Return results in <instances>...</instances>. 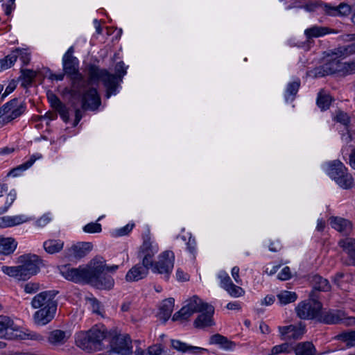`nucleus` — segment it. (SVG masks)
<instances>
[{"label": "nucleus", "mask_w": 355, "mask_h": 355, "mask_svg": "<svg viewBox=\"0 0 355 355\" xmlns=\"http://www.w3.org/2000/svg\"><path fill=\"white\" fill-rule=\"evenodd\" d=\"M321 4H326L322 1H317L315 3H311L306 4L304 7L308 11H314L318 8H320L322 10V6Z\"/></svg>", "instance_id": "obj_56"}, {"label": "nucleus", "mask_w": 355, "mask_h": 355, "mask_svg": "<svg viewBox=\"0 0 355 355\" xmlns=\"http://www.w3.org/2000/svg\"><path fill=\"white\" fill-rule=\"evenodd\" d=\"M18 262L21 263L20 267L25 280L38 272L42 260L37 255L28 254L20 256Z\"/></svg>", "instance_id": "obj_8"}, {"label": "nucleus", "mask_w": 355, "mask_h": 355, "mask_svg": "<svg viewBox=\"0 0 355 355\" xmlns=\"http://www.w3.org/2000/svg\"><path fill=\"white\" fill-rule=\"evenodd\" d=\"M331 227L345 235H349L352 230V223L345 218L331 217L329 218Z\"/></svg>", "instance_id": "obj_21"}, {"label": "nucleus", "mask_w": 355, "mask_h": 355, "mask_svg": "<svg viewBox=\"0 0 355 355\" xmlns=\"http://www.w3.org/2000/svg\"><path fill=\"white\" fill-rule=\"evenodd\" d=\"M322 11L331 16H347L351 13V7L347 4L342 3L338 6H331L329 4H321Z\"/></svg>", "instance_id": "obj_20"}, {"label": "nucleus", "mask_w": 355, "mask_h": 355, "mask_svg": "<svg viewBox=\"0 0 355 355\" xmlns=\"http://www.w3.org/2000/svg\"><path fill=\"white\" fill-rule=\"evenodd\" d=\"M13 320L6 315H0V338L5 337L7 331L12 329Z\"/></svg>", "instance_id": "obj_36"}, {"label": "nucleus", "mask_w": 355, "mask_h": 355, "mask_svg": "<svg viewBox=\"0 0 355 355\" xmlns=\"http://www.w3.org/2000/svg\"><path fill=\"white\" fill-rule=\"evenodd\" d=\"M226 291L231 296L234 297H239L240 296H242L245 293L241 287L236 286L234 284L231 286L227 288Z\"/></svg>", "instance_id": "obj_45"}, {"label": "nucleus", "mask_w": 355, "mask_h": 355, "mask_svg": "<svg viewBox=\"0 0 355 355\" xmlns=\"http://www.w3.org/2000/svg\"><path fill=\"white\" fill-rule=\"evenodd\" d=\"M355 73V60L345 62V76Z\"/></svg>", "instance_id": "obj_59"}, {"label": "nucleus", "mask_w": 355, "mask_h": 355, "mask_svg": "<svg viewBox=\"0 0 355 355\" xmlns=\"http://www.w3.org/2000/svg\"><path fill=\"white\" fill-rule=\"evenodd\" d=\"M105 263L103 258H94L84 268H70L64 266L60 273L67 280L73 282H85L90 284L98 289L110 290L114 284L111 275L104 274Z\"/></svg>", "instance_id": "obj_1"}, {"label": "nucleus", "mask_w": 355, "mask_h": 355, "mask_svg": "<svg viewBox=\"0 0 355 355\" xmlns=\"http://www.w3.org/2000/svg\"><path fill=\"white\" fill-rule=\"evenodd\" d=\"M332 101L331 96L323 91H320L318 95L317 105L321 110L329 109Z\"/></svg>", "instance_id": "obj_35"}, {"label": "nucleus", "mask_w": 355, "mask_h": 355, "mask_svg": "<svg viewBox=\"0 0 355 355\" xmlns=\"http://www.w3.org/2000/svg\"><path fill=\"white\" fill-rule=\"evenodd\" d=\"M82 109L85 110H96L101 104V97L96 89L91 87L80 96Z\"/></svg>", "instance_id": "obj_12"}, {"label": "nucleus", "mask_w": 355, "mask_h": 355, "mask_svg": "<svg viewBox=\"0 0 355 355\" xmlns=\"http://www.w3.org/2000/svg\"><path fill=\"white\" fill-rule=\"evenodd\" d=\"M336 31L325 26H313L307 28L304 31V34L308 40L313 37H320L329 33H336Z\"/></svg>", "instance_id": "obj_25"}, {"label": "nucleus", "mask_w": 355, "mask_h": 355, "mask_svg": "<svg viewBox=\"0 0 355 355\" xmlns=\"http://www.w3.org/2000/svg\"><path fill=\"white\" fill-rule=\"evenodd\" d=\"M338 337L344 341L350 342V345H355V330L343 332L340 334Z\"/></svg>", "instance_id": "obj_49"}, {"label": "nucleus", "mask_w": 355, "mask_h": 355, "mask_svg": "<svg viewBox=\"0 0 355 355\" xmlns=\"http://www.w3.org/2000/svg\"><path fill=\"white\" fill-rule=\"evenodd\" d=\"M294 329V325H289L285 327H280L279 331L283 336H287V338H289V334Z\"/></svg>", "instance_id": "obj_61"}, {"label": "nucleus", "mask_w": 355, "mask_h": 355, "mask_svg": "<svg viewBox=\"0 0 355 355\" xmlns=\"http://www.w3.org/2000/svg\"><path fill=\"white\" fill-rule=\"evenodd\" d=\"M16 198V192L12 190L10 191L6 197V201L3 207H0V214H2L7 211L9 207L13 203Z\"/></svg>", "instance_id": "obj_43"}, {"label": "nucleus", "mask_w": 355, "mask_h": 355, "mask_svg": "<svg viewBox=\"0 0 355 355\" xmlns=\"http://www.w3.org/2000/svg\"><path fill=\"white\" fill-rule=\"evenodd\" d=\"M305 326L300 325L299 327L294 325V329L289 334V339H300L304 333Z\"/></svg>", "instance_id": "obj_46"}, {"label": "nucleus", "mask_w": 355, "mask_h": 355, "mask_svg": "<svg viewBox=\"0 0 355 355\" xmlns=\"http://www.w3.org/2000/svg\"><path fill=\"white\" fill-rule=\"evenodd\" d=\"M277 297L281 304H287L295 302L297 300V295L294 292L284 291L277 295Z\"/></svg>", "instance_id": "obj_39"}, {"label": "nucleus", "mask_w": 355, "mask_h": 355, "mask_svg": "<svg viewBox=\"0 0 355 355\" xmlns=\"http://www.w3.org/2000/svg\"><path fill=\"white\" fill-rule=\"evenodd\" d=\"M21 72L24 78H28L33 80L36 76V72L31 69H21Z\"/></svg>", "instance_id": "obj_58"}, {"label": "nucleus", "mask_w": 355, "mask_h": 355, "mask_svg": "<svg viewBox=\"0 0 355 355\" xmlns=\"http://www.w3.org/2000/svg\"><path fill=\"white\" fill-rule=\"evenodd\" d=\"M40 288V285L37 282H28L24 285V291L26 293H35Z\"/></svg>", "instance_id": "obj_52"}, {"label": "nucleus", "mask_w": 355, "mask_h": 355, "mask_svg": "<svg viewBox=\"0 0 355 355\" xmlns=\"http://www.w3.org/2000/svg\"><path fill=\"white\" fill-rule=\"evenodd\" d=\"M147 269L141 266L140 264H137L129 270L125 275L127 282H137L144 279L148 275Z\"/></svg>", "instance_id": "obj_22"}, {"label": "nucleus", "mask_w": 355, "mask_h": 355, "mask_svg": "<svg viewBox=\"0 0 355 355\" xmlns=\"http://www.w3.org/2000/svg\"><path fill=\"white\" fill-rule=\"evenodd\" d=\"M57 307L51 304L49 307H43L37 311L34 314L35 323L38 325H44L49 323L53 318Z\"/></svg>", "instance_id": "obj_18"}, {"label": "nucleus", "mask_w": 355, "mask_h": 355, "mask_svg": "<svg viewBox=\"0 0 355 355\" xmlns=\"http://www.w3.org/2000/svg\"><path fill=\"white\" fill-rule=\"evenodd\" d=\"M69 78L71 80V88L66 89V90L73 98H80L86 87L96 82L91 81L89 75L88 80H86L82 73H76L75 76H70Z\"/></svg>", "instance_id": "obj_13"}, {"label": "nucleus", "mask_w": 355, "mask_h": 355, "mask_svg": "<svg viewBox=\"0 0 355 355\" xmlns=\"http://www.w3.org/2000/svg\"><path fill=\"white\" fill-rule=\"evenodd\" d=\"M69 337L70 334L69 332L55 329L49 333L48 340L51 345H60L65 343Z\"/></svg>", "instance_id": "obj_24"}, {"label": "nucleus", "mask_w": 355, "mask_h": 355, "mask_svg": "<svg viewBox=\"0 0 355 355\" xmlns=\"http://www.w3.org/2000/svg\"><path fill=\"white\" fill-rule=\"evenodd\" d=\"M111 355H131L132 353V340L128 334L119 335L110 341Z\"/></svg>", "instance_id": "obj_10"}, {"label": "nucleus", "mask_w": 355, "mask_h": 355, "mask_svg": "<svg viewBox=\"0 0 355 355\" xmlns=\"http://www.w3.org/2000/svg\"><path fill=\"white\" fill-rule=\"evenodd\" d=\"M209 344L211 345H218L221 348L229 350L232 349L236 344L228 340V338L221 334H216L212 335L209 338Z\"/></svg>", "instance_id": "obj_27"}, {"label": "nucleus", "mask_w": 355, "mask_h": 355, "mask_svg": "<svg viewBox=\"0 0 355 355\" xmlns=\"http://www.w3.org/2000/svg\"><path fill=\"white\" fill-rule=\"evenodd\" d=\"M55 110L59 113L61 118L65 123H67L69 121V110L63 103Z\"/></svg>", "instance_id": "obj_48"}, {"label": "nucleus", "mask_w": 355, "mask_h": 355, "mask_svg": "<svg viewBox=\"0 0 355 355\" xmlns=\"http://www.w3.org/2000/svg\"><path fill=\"white\" fill-rule=\"evenodd\" d=\"M205 304H209L203 302L198 296L194 295L189 300L187 305L173 315L172 320L182 322L187 320L194 313L203 312Z\"/></svg>", "instance_id": "obj_7"}, {"label": "nucleus", "mask_w": 355, "mask_h": 355, "mask_svg": "<svg viewBox=\"0 0 355 355\" xmlns=\"http://www.w3.org/2000/svg\"><path fill=\"white\" fill-rule=\"evenodd\" d=\"M174 253L172 251H165L162 253L158 261L155 262L153 267V272L164 275L168 279L174 266Z\"/></svg>", "instance_id": "obj_9"}, {"label": "nucleus", "mask_w": 355, "mask_h": 355, "mask_svg": "<svg viewBox=\"0 0 355 355\" xmlns=\"http://www.w3.org/2000/svg\"><path fill=\"white\" fill-rule=\"evenodd\" d=\"M300 86V83L299 81H294L288 85L285 94V98L287 101L289 100L293 101L294 99L295 96L298 92Z\"/></svg>", "instance_id": "obj_40"}, {"label": "nucleus", "mask_w": 355, "mask_h": 355, "mask_svg": "<svg viewBox=\"0 0 355 355\" xmlns=\"http://www.w3.org/2000/svg\"><path fill=\"white\" fill-rule=\"evenodd\" d=\"M174 302L175 300L172 297L166 299L163 301L157 314L159 320H162L164 322H166L168 320L173 310Z\"/></svg>", "instance_id": "obj_26"}, {"label": "nucleus", "mask_w": 355, "mask_h": 355, "mask_svg": "<svg viewBox=\"0 0 355 355\" xmlns=\"http://www.w3.org/2000/svg\"><path fill=\"white\" fill-rule=\"evenodd\" d=\"M311 283L313 286L311 292L314 291L315 295H318L317 291L327 292L331 288L329 281L318 275H314L311 277Z\"/></svg>", "instance_id": "obj_23"}, {"label": "nucleus", "mask_w": 355, "mask_h": 355, "mask_svg": "<svg viewBox=\"0 0 355 355\" xmlns=\"http://www.w3.org/2000/svg\"><path fill=\"white\" fill-rule=\"evenodd\" d=\"M17 243L12 238L0 237V254L9 255L17 248Z\"/></svg>", "instance_id": "obj_29"}, {"label": "nucleus", "mask_w": 355, "mask_h": 355, "mask_svg": "<svg viewBox=\"0 0 355 355\" xmlns=\"http://www.w3.org/2000/svg\"><path fill=\"white\" fill-rule=\"evenodd\" d=\"M205 309L203 312L197 317L194 321V325L197 328H205L214 325L213 315L214 313V308L211 304H205Z\"/></svg>", "instance_id": "obj_16"}, {"label": "nucleus", "mask_w": 355, "mask_h": 355, "mask_svg": "<svg viewBox=\"0 0 355 355\" xmlns=\"http://www.w3.org/2000/svg\"><path fill=\"white\" fill-rule=\"evenodd\" d=\"M291 351L292 347L291 345L288 343H284L273 347L269 355H278L282 353H290Z\"/></svg>", "instance_id": "obj_41"}, {"label": "nucleus", "mask_w": 355, "mask_h": 355, "mask_svg": "<svg viewBox=\"0 0 355 355\" xmlns=\"http://www.w3.org/2000/svg\"><path fill=\"white\" fill-rule=\"evenodd\" d=\"M134 225L128 224L125 227L117 230L116 236H124L128 234L133 228Z\"/></svg>", "instance_id": "obj_57"}, {"label": "nucleus", "mask_w": 355, "mask_h": 355, "mask_svg": "<svg viewBox=\"0 0 355 355\" xmlns=\"http://www.w3.org/2000/svg\"><path fill=\"white\" fill-rule=\"evenodd\" d=\"M92 243L79 242L68 248L65 252V256L69 259H81L85 257L92 250Z\"/></svg>", "instance_id": "obj_15"}, {"label": "nucleus", "mask_w": 355, "mask_h": 355, "mask_svg": "<svg viewBox=\"0 0 355 355\" xmlns=\"http://www.w3.org/2000/svg\"><path fill=\"white\" fill-rule=\"evenodd\" d=\"M26 221L22 216L0 217V227H8L21 224Z\"/></svg>", "instance_id": "obj_34"}, {"label": "nucleus", "mask_w": 355, "mask_h": 355, "mask_svg": "<svg viewBox=\"0 0 355 355\" xmlns=\"http://www.w3.org/2000/svg\"><path fill=\"white\" fill-rule=\"evenodd\" d=\"M63 70L69 77L80 73L78 70V60L76 58H62Z\"/></svg>", "instance_id": "obj_28"}, {"label": "nucleus", "mask_w": 355, "mask_h": 355, "mask_svg": "<svg viewBox=\"0 0 355 355\" xmlns=\"http://www.w3.org/2000/svg\"><path fill=\"white\" fill-rule=\"evenodd\" d=\"M13 51H15L17 54V57L20 55V59L24 64H28L30 62V55L26 51V49H16Z\"/></svg>", "instance_id": "obj_53"}, {"label": "nucleus", "mask_w": 355, "mask_h": 355, "mask_svg": "<svg viewBox=\"0 0 355 355\" xmlns=\"http://www.w3.org/2000/svg\"><path fill=\"white\" fill-rule=\"evenodd\" d=\"M291 277V270L289 267H284L278 275V278L281 280H287Z\"/></svg>", "instance_id": "obj_55"}, {"label": "nucleus", "mask_w": 355, "mask_h": 355, "mask_svg": "<svg viewBox=\"0 0 355 355\" xmlns=\"http://www.w3.org/2000/svg\"><path fill=\"white\" fill-rule=\"evenodd\" d=\"M1 270L10 277H16L19 280H24L20 265L17 266H3Z\"/></svg>", "instance_id": "obj_38"}, {"label": "nucleus", "mask_w": 355, "mask_h": 355, "mask_svg": "<svg viewBox=\"0 0 355 355\" xmlns=\"http://www.w3.org/2000/svg\"><path fill=\"white\" fill-rule=\"evenodd\" d=\"M50 220L51 218L48 216L44 215L37 220V225L40 227H44L49 223Z\"/></svg>", "instance_id": "obj_63"}, {"label": "nucleus", "mask_w": 355, "mask_h": 355, "mask_svg": "<svg viewBox=\"0 0 355 355\" xmlns=\"http://www.w3.org/2000/svg\"><path fill=\"white\" fill-rule=\"evenodd\" d=\"M148 352L150 355H159L162 352V348L158 345H153L148 347Z\"/></svg>", "instance_id": "obj_62"}, {"label": "nucleus", "mask_w": 355, "mask_h": 355, "mask_svg": "<svg viewBox=\"0 0 355 355\" xmlns=\"http://www.w3.org/2000/svg\"><path fill=\"white\" fill-rule=\"evenodd\" d=\"M148 252L149 254H154L152 250L151 243L148 240H145L140 247L139 255H141V254H147Z\"/></svg>", "instance_id": "obj_54"}, {"label": "nucleus", "mask_w": 355, "mask_h": 355, "mask_svg": "<svg viewBox=\"0 0 355 355\" xmlns=\"http://www.w3.org/2000/svg\"><path fill=\"white\" fill-rule=\"evenodd\" d=\"M17 54L15 51H12L10 54L6 55L4 58L0 59V71L10 68L16 62Z\"/></svg>", "instance_id": "obj_37"}, {"label": "nucleus", "mask_w": 355, "mask_h": 355, "mask_svg": "<svg viewBox=\"0 0 355 355\" xmlns=\"http://www.w3.org/2000/svg\"><path fill=\"white\" fill-rule=\"evenodd\" d=\"M56 293L54 291H44L36 295L32 300L31 305L34 309L49 307L51 304L57 307V301L54 300Z\"/></svg>", "instance_id": "obj_14"}, {"label": "nucleus", "mask_w": 355, "mask_h": 355, "mask_svg": "<svg viewBox=\"0 0 355 355\" xmlns=\"http://www.w3.org/2000/svg\"><path fill=\"white\" fill-rule=\"evenodd\" d=\"M107 336V332L102 326L101 328L97 326L93 327L87 331H80L76 334V343L79 347L90 351L102 349V341Z\"/></svg>", "instance_id": "obj_4"}, {"label": "nucleus", "mask_w": 355, "mask_h": 355, "mask_svg": "<svg viewBox=\"0 0 355 355\" xmlns=\"http://www.w3.org/2000/svg\"><path fill=\"white\" fill-rule=\"evenodd\" d=\"M153 255L154 254H149L148 252L147 254H141V255H139L140 257H143L142 264H140L141 266L145 267L147 269L148 272L150 268L153 269L155 263L152 260Z\"/></svg>", "instance_id": "obj_44"}, {"label": "nucleus", "mask_w": 355, "mask_h": 355, "mask_svg": "<svg viewBox=\"0 0 355 355\" xmlns=\"http://www.w3.org/2000/svg\"><path fill=\"white\" fill-rule=\"evenodd\" d=\"M47 98H48L49 102L51 104V106L53 109H55L56 107H58L59 105H60L62 103V102L60 100V98L55 94H53L51 92H49L47 93Z\"/></svg>", "instance_id": "obj_50"}, {"label": "nucleus", "mask_w": 355, "mask_h": 355, "mask_svg": "<svg viewBox=\"0 0 355 355\" xmlns=\"http://www.w3.org/2000/svg\"><path fill=\"white\" fill-rule=\"evenodd\" d=\"M218 278L220 279L221 286L225 290L233 284L230 276L225 272H220L218 275Z\"/></svg>", "instance_id": "obj_47"}, {"label": "nucleus", "mask_w": 355, "mask_h": 355, "mask_svg": "<svg viewBox=\"0 0 355 355\" xmlns=\"http://www.w3.org/2000/svg\"><path fill=\"white\" fill-rule=\"evenodd\" d=\"M343 318V311L340 310H333L325 312L320 311L317 320L327 324H335L340 323Z\"/></svg>", "instance_id": "obj_19"}, {"label": "nucleus", "mask_w": 355, "mask_h": 355, "mask_svg": "<svg viewBox=\"0 0 355 355\" xmlns=\"http://www.w3.org/2000/svg\"><path fill=\"white\" fill-rule=\"evenodd\" d=\"M1 107L5 114L10 113L5 119L7 122L20 116L26 109V103L19 101L17 98L12 99Z\"/></svg>", "instance_id": "obj_11"}, {"label": "nucleus", "mask_w": 355, "mask_h": 355, "mask_svg": "<svg viewBox=\"0 0 355 355\" xmlns=\"http://www.w3.org/2000/svg\"><path fill=\"white\" fill-rule=\"evenodd\" d=\"M334 119L336 122L340 123L346 127L348 126L350 123V117L349 115L346 112L341 110H338L336 112Z\"/></svg>", "instance_id": "obj_42"}, {"label": "nucleus", "mask_w": 355, "mask_h": 355, "mask_svg": "<svg viewBox=\"0 0 355 355\" xmlns=\"http://www.w3.org/2000/svg\"><path fill=\"white\" fill-rule=\"evenodd\" d=\"M101 225L97 223H90L83 228V230L87 233L101 232Z\"/></svg>", "instance_id": "obj_51"}, {"label": "nucleus", "mask_w": 355, "mask_h": 355, "mask_svg": "<svg viewBox=\"0 0 355 355\" xmlns=\"http://www.w3.org/2000/svg\"><path fill=\"white\" fill-rule=\"evenodd\" d=\"M40 158H42L41 154L31 155V157L28 161L10 170L8 175H12L13 177H17L19 175L22 171H24L26 169L29 168L37 159H39Z\"/></svg>", "instance_id": "obj_30"}, {"label": "nucleus", "mask_w": 355, "mask_h": 355, "mask_svg": "<svg viewBox=\"0 0 355 355\" xmlns=\"http://www.w3.org/2000/svg\"><path fill=\"white\" fill-rule=\"evenodd\" d=\"M338 245L347 254L348 257L344 261L345 266H355V239L346 238L338 241Z\"/></svg>", "instance_id": "obj_17"}, {"label": "nucleus", "mask_w": 355, "mask_h": 355, "mask_svg": "<svg viewBox=\"0 0 355 355\" xmlns=\"http://www.w3.org/2000/svg\"><path fill=\"white\" fill-rule=\"evenodd\" d=\"M116 74H112L106 69H101L96 65L89 67V76L91 81L101 80L106 88V98L116 94V89L126 74V69L123 62H119L115 67Z\"/></svg>", "instance_id": "obj_2"}, {"label": "nucleus", "mask_w": 355, "mask_h": 355, "mask_svg": "<svg viewBox=\"0 0 355 355\" xmlns=\"http://www.w3.org/2000/svg\"><path fill=\"white\" fill-rule=\"evenodd\" d=\"M309 298L311 303L301 302L296 307V313L301 319H318L320 311L322 310V305L318 300V295H315V292H311Z\"/></svg>", "instance_id": "obj_6"}, {"label": "nucleus", "mask_w": 355, "mask_h": 355, "mask_svg": "<svg viewBox=\"0 0 355 355\" xmlns=\"http://www.w3.org/2000/svg\"><path fill=\"white\" fill-rule=\"evenodd\" d=\"M295 355H315L316 349L311 342L298 343L295 347Z\"/></svg>", "instance_id": "obj_33"}, {"label": "nucleus", "mask_w": 355, "mask_h": 355, "mask_svg": "<svg viewBox=\"0 0 355 355\" xmlns=\"http://www.w3.org/2000/svg\"><path fill=\"white\" fill-rule=\"evenodd\" d=\"M15 85L14 83H10L6 88L4 93L1 95V99L6 97L10 93L12 92L15 89Z\"/></svg>", "instance_id": "obj_64"}, {"label": "nucleus", "mask_w": 355, "mask_h": 355, "mask_svg": "<svg viewBox=\"0 0 355 355\" xmlns=\"http://www.w3.org/2000/svg\"><path fill=\"white\" fill-rule=\"evenodd\" d=\"M45 251L51 254L60 252L64 247V241L60 239H49L44 242Z\"/></svg>", "instance_id": "obj_32"}, {"label": "nucleus", "mask_w": 355, "mask_h": 355, "mask_svg": "<svg viewBox=\"0 0 355 355\" xmlns=\"http://www.w3.org/2000/svg\"><path fill=\"white\" fill-rule=\"evenodd\" d=\"M171 346L175 349L182 353L190 351L193 354H198L202 351L206 350L204 348L189 345L178 340H171Z\"/></svg>", "instance_id": "obj_31"}, {"label": "nucleus", "mask_w": 355, "mask_h": 355, "mask_svg": "<svg viewBox=\"0 0 355 355\" xmlns=\"http://www.w3.org/2000/svg\"><path fill=\"white\" fill-rule=\"evenodd\" d=\"M340 323H343L346 326H353L355 324V318L346 317L345 313L343 312V318Z\"/></svg>", "instance_id": "obj_60"}, {"label": "nucleus", "mask_w": 355, "mask_h": 355, "mask_svg": "<svg viewBox=\"0 0 355 355\" xmlns=\"http://www.w3.org/2000/svg\"><path fill=\"white\" fill-rule=\"evenodd\" d=\"M354 53L355 44L339 46L331 51L327 62L315 69V76L323 77L334 73L345 76V62H340L338 58L349 56Z\"/></svg>", "instance_id": "obj_3"}, {"label": "nucleus", "mask_w": 355, "mask_h": 355, "mask_svg": "<svg viewBox=\"0 0 355 355\" xmlns=\"http://www.w3.org/2000/svg\"><path fill=\"white\" fill-rule=\"evenodd\" d=\"M329 176L343 189H349L354 186V178L347 172V168L339 160H334L329 164Z\"/></svg>", "instance_id": "obj_5"}]
</instances>
